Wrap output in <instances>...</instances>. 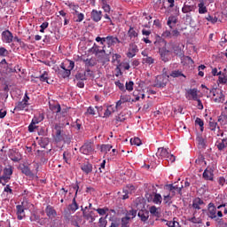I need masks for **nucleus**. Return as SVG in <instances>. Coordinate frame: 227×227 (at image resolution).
I'll return each instance as SVG.
<instances>
[{"instance_id": "5", "label": "nucleus", "mask_w": 227, "mask_h": 227, "mask_svg": "<svg viewBox=\"0 0 227 227\" xmlns=\"http://www.w3.org/2000/svg\"><path fill=\"white\" fill-rule=\"evenodd\" d=\"M182 189H184V185L178 186V184H166L164 187V190L167 191V192H169L168 194H170L171 198H173L176 192L182 194Z\"/></svg>"}, {"instance_id": "18", "label": "nucleus", "mask_w": 227, "mask_h": 227, "mask_svg": "<svg viewBox=\"0 0 227 227\" xmlns=\"http://www.w3.org/2000/svg\"><path fill=\"white\" fill-rule=\"evenodd\" d=\"M169 81L168 78H165L164 76H157L156 77V86L157 88H165L166 84H168V82Z\"/></svg>"}, {"instance_id": "44", "label": "nucleus", "mask_w": 227, "mask_h": 227, "mask_svg": "<svg viewBox=\"0 0 227 227\" xmlns=\"http://www.w3.org/2000/svg\"><path fill=\"white\" fill-rule=\"evenodd\" d=\"M176 22H178L176 16H169L167 24L169 26V27H171V24H176Z\"/></svg>"}, {"instance_id": "15", "label": "nucleus", "mask_w": 227, "mask_h": 227, "mask_svg": "<svg viewBox=\"0 0 227 227\" xmlns=\"http://www.w3.org/2000/svg\"><path fill=\"white\" fill-rule=\"evenodd\" d=\"M214 100L215 102L221 103L224 102V94L221 90H213Z\"/></svg>"}, {"instance_id": "17", "label": "nucleus", "mask_w": 227, "mask_h": 227, "mask_svg": "<svg viewBox=\"0 0 227 227\" xmlns=\"http://www.w3.org/2000/svg\"><path fill=\"white\" fill-rule=\"evenodd\" d=\"M2 40L5 43H12L13 42V34L10 30H5L2 33Z\"/></svg>"}, {"instance_id": "1", "label": "nucleus", "mask_w": 227, "mask_h": 227, "mask_svg": "<svg viewBox=\"0 0 227 227\" xmlns=\"http://www.w3.org/2000/svg\"><path fill=\"white\" fill-rule=\"evenodd\" d=\"M154 45L157 49H159L161 61L168 63L171 56V44L168 43L166 40L160 39V37H159V40L154 42Z\"/></svg>"}, {"instance_id": "32", "label": "nucleus", "mask_w": 227, "mask_h": 227, "mask_svg": "<svg viewBox=\"0 0 227 227\" xmlns=\"http://www.w3.org/2000/svg\"><path fill=\"white\" fill-rule=\"evenodd\" d=\"M150 214H152L154 217H160V211H159V208L155 206H152L149 208Z\"/></svg>"}, {"instance_id": "63", "label": "nucleus", "mask_w": 227, "mask_h": 227, "mask_svg": "<svg viewBox=\"0 0 227 227\" xmlns=\"http://www.w3.org/2000/svg\"><path fill=\"white\" fill-rule=\"evenodd\" d=\"M8 54H9V52H8V50H6V48L0 47V56L4 58V56H8Z\"/></svg>"}, {"instance_id": "2", "label": "nucleus", "mask_w": 227, "mask_h": 227, "mask_svg": "<svg viewBox=\"0 0 227 227\" xmlns=\"http://www.w3.org/2000/svg\"><path fill=\"white\" fill-rule=\"evenodd\" d=\"M223 207H226V204H221L215 207L214 203L210 202L207 206V217L214 220H217V217H223V211H217V209L220 210Z\"/></svg>"}, {"instance_id": "12", "label": "nucleus", "mask_w": 227, "mask_h": 227, "mask_svg": "<svg viewBox=\"0 0 227 227\" xmlns=\"http://www.w3.org/2000/svg\"><path fill=\"white\" fill-rule=\"evenodd\" d=\"M54 129H55L54 140L56 141V143H61V141H63V139H65V137H63L62 130H61V126L55 124Z\"/></svg>"}, {"instance_id": "59", "label": "nucleus", "mask_w": 227, "mask_h": 227, "mask_svg": "<svg viewBox=\"0 0 227 227\" xmlns=\"http://www.w3.org/2000/svg\"><path fill=\"white\" fill-rule=\"evenodd\" d=\"M176 159V158L175 157V155L168 153V155L166 157L165 160H167L168 162H171V164H173V162H175Z\"/></svg>"}, {"instance_id": "4", "label": "nucleus", "mask_w": 227, "mask_h": 227, "mask_svg": "<svg viewBox=\"0 0 227 227\" xmlns=\"http://www.w3.org/2000/svg\"><path fill=\"white\" fill-rule=\"evenodd\" d=\"M137 215V211L136 209H131L126 213V215L121 218V227H129L130 224V221L134 219Z\"/></svg>"}, {"instance_id": "9", "label": "nucleus", "mask_w": 227, "mask_h": 227, "mask_svg": "<svg viewBox=\"0 0 227 227\" xmlns=\"http://www.w3.org/2000/svg\"><path fill=\"white\" fill-rule=\"evenodd\" d=\"M136 192V186L134 184H128L123 188L121 198L122 200H129V195Z\"/></svg>"}, {"instance_id": "21", "label": "nucleus", "mask_w": 227, "mask_h": 227, "mask_svg": "<svg viewBox=\"0 0 227 227\" xmlns=\"http://www.w3.org/2000/svg\"><path fill=\"white\" fill-rule=\"evenodd\" d=\"M156 155L159 157V159H166L168 155H169V152H168V149L160 147L158 149Z\"/></svg>"}, {"instance_id": "64", "label": "nucleus", "mask_w": 227, "mask_h": 227, "mask_svg": "<svg viewBox=\"0 0 227 227\" xmlns=\"http://www.w3.org/2000/svg\"><path fill=\"white\" fill-rule=\"evenodd\" d=\"M110 227H120V219H115L111 223Z\"/></svg>"}, {"instance_id": "38", "label": "nucleus", "mask_w": 227, "mask_h": 227, "mask_svg": "<svg viewBox=\"0 0 227 227\" xmlns=\"http://www.w3.org/2000/svg\"><path fill=\"white\" fill-rule=\"evenodd\" d=\"M153 202L155 203V205H160V203H162V196L160 195V193L154 194Z\"/></svg>"}, {"instance_id": "3", "label": "nucleus", "mask_w": 227, "mask_h": 227, "mask_svg": "<svg viewBox=\"0 0 227 227\" xmlns=\"http://www.w3.org/2000/svg\"><path fill=\"white\" fill-rule=\"evenodd\" d=\"M67 63H69L68 69L65 68V64H61L60 66L61 69L59 70V75L63 79H67V77H70V74H72V70H74V67H75L74 61L68 60Z\"/></svg>"}, {"instance_id": "6", "label": "nucleus", "mask_w": 227, "mask_h": 227, "mask_svg": "<svg viewBox=\"0 0 227 227\" xmlns=\"http://www.w3.org/2000/svg\"><path fill=\"white\" fill-rule=\"evenodd\" d=\"M80 152L83 155H92L93 152H95V147L91 142H85L80 148Z\"/></svg>"}, {"instance_id": "47", "label": "nucleus", "mask_w": 227, "mask_h": 227, "mask_svg": "<svg viewBox=\"0 0 227 227\" xmlns=\"http://www.w3.org/2000/svg\"><path fill=\"white\" fill-rule=\"evenodd\" d=\"M11 179L12 177H8V176H4L3 174L2 176H0V184H2V185H6Z\"/></svg>"}, {"instance_id": "34", "label": "nucleus", "mask_w": 227, "mask_h": 227, "mask_svg": "<svg viewBox=\"0 0 227 227\" xmlns=\"http://www.w3.org/2000/svg\"><path fill=\"white\" fill-rule=\"evenodd\" d=\"M83 63L85 64V67L88 68L90 67H95V65H97V60H95V59H83Z\"/></svg>"}, {"instance_id": "29", "label": "nucleus", "mask_w": 227, "mask_h": 227, "mask_svg": "<svg viewBox=\"0 0 227 227\" xmlns=\"http://www.w3.org/2000/svg\"><path fill=\"white\" fill-rule=\"evenodd\" d=\"M50 109L52 113H61V106L59 103H50Z\"/></svg>"}, {"instance_id": "35", "label": "nucleus", "mask_w": 227, "mask_h": 227, "mask_svg": "<svg viewBox=\"0 0 227 227\" xmlns=\"http://www.w3.org/2000/svg\"><path fill=\"white\" fill-rule=\"evenodd\" d=\"M21 173H23V175H26V176H33V172L31 171L29 167L26 165H23V167L21 168Z\"/></svg>"}, {"instance_id": "52", "label": "nucleus", "mask_w": 227, "mask_h": 227, "mask_svg": "<svg viewBox=\"0 0 227 227\" xmlns=\"http://www.w3.org/2000/svg\"><path fill=\"white\" fill-rule=\"evenodd\" d=\"M121 99L123 104H125L126 102H132V98L130 97V95H121Z\"/></svg>"}, {"instance_id": "13", "label": "nucleus", "mask_w": 227, "mask_h": 227, "mask_svg": "<svg viewBox=\"0 0 227 227\" xmlns=\"http://www.w3.org/2000/svg\"><path fill=\"white\" fill-rule=\"evenodd\" d=\"M45 214L49 219H55L58 216V212L54 207L48 205L45 208Z\"/></svg>"}, {"instance_id": "24", "label": "nucleus", "mask_w": 227, "mask_h": 227, "mask_svg": "<svg viewBox=\"0 0 227 227\" xmlns=\"http://www.w3.org/2000/svg\"><path fill=\"white\" fill-rule=\"evenodd\" d=\"M201 205H205V202L200 198H196L192 201V208L195 210H201Z\"/></svg>"}, {"instance_id": "22", "label": "nucleus", "mask_w": 227, "mask_h": 227, "mask_svg": "<svg viewBox=\"0 0 227 227\" xmlns=\"http://www.w3.org/2000/svg\"><path fill=\"white\" fill-rule=\"evenodd\" d=\"M27 99L24 98L22 101L19 102L14 107V111H24L27 107Z\"/></svg>"}, {"instance_id": "40", "label": "nucleus", "mask_w": 227, "mask_h": 227, "mask_svg": "<svg viewBox=\"0 0 227 227\" xmlns=\"http://www.w3.org/2000/svg\"><path fill=\"white\" fill-rule=\"evenodd\" d=\"M3 175L8 176L9 178H12V175H13V168L12 167L4 168Z\"/></svg>"}, {"instance_id": "27", "label": "nucleus", "mask_w": 227, "mask_h": 227, "mask_svg": "<svg viewBox=\"0 0 227 227\" xmlns=\"http://www.w3.org/2000/svg\"><path fill=\"white\" fill-rule=\"evenodd\" d=\"M188 97H191L192 100H198V89H190L187 90Z\"/></svg>"}, {"instance_id": "19", "label": "nucleus", "mask_w": 227, "mask_h": 227, "mask_svg": "<svg viewBox=\"0 0 227 227\" xmlns=\"http://www.w3.org/2000/svg\"><path fill=\"white\" fill-rule=\"evenodd\" d=\"M90 17L94 22H100L102 20V11L92 10Z\"/></svg>"}, {"instance_id": "53", "label": "nucleus", "mask_w": 227, "mask_h": 227, "mask_svg": "<svg viewBox=\"0 0 227 227\" xmlns=\"http://www.w3.org/2000/svg\"><path fill=\"white\" fill-rule=\"evenodd\" d=\"M131 145H136V146H141V139L139 137H134L130 139Z\"/></svg>"}, {"instance_id": "25", "label": "nucleus", "mask_w": 227, "mask_h": 227, "mask_svg": "<svg viewBox=\"0 0 227 227\" xmlns=\"http://www.w3.org/2000/svg\"><path fill=\"white\" fill-rule=\"evenodd\" d=\"M16 209H17L18 219L20 221H22V219H24V217H26V213L24 212V206L18 205L16 207Z\"/></svg>"}, {"instance_id": "45", "label": "nucleus", "mask_w": 227, "mask_h": 227, "mask_svg": "<svg viewBox=\"0 0 227 227\" xmlns=\"http://www.w3.org/2000/svg\"><path fill=\"white\" fill-rule=\"evenodd\" d=\"M94 210H96V212H98V214H99L100 215H107V212L109 210V207H105L103 208H97V209H94Z\"/></svg>"}, {"instance_id": "61", "label": "nucleus", "mask_w": 227, "mask_h": 227, "mask_svg": "<svg viewBox=\"0 0 227 227\" xmlns=\"http://www.w3.org/2000/svg\"><path fill=\"white\" fill-rule=\"evenodd\" d=\"M85 75V79L88 80V77H93V71H91L90 68H86L85 72L83 73Z\"/></svg>"}, {"instance_id": "57", "label": "nucleus", "mask_w": 227, "mask_h": 227, "mask_svg": "<svg viewBox=\"0 0 227 227\" xmlns=\"http://www.w3.org/2000/svg\"><path fill=\"white\" fill-rule=\"evenodd\" d=\"M88 115L95 116V108H93V106H90L85 112V116H88Z\"/></svg>"}, {"instance_id": "62", "label": "nucleus", "mask_w": 227, "mask_h": 227, "mask_svg": "<svg viewBox=\"0 0 227 227\" xmlns=\"http://www.w3.org/2000/svg\"><path fill=\"white\" fill-rule=\"evenodd\" d=\"M216 127H217V122L212 121V118H210V121H209V129H210V130H215Z\"/></svg>"}, {"instance_id": "43", "label": "nucleus", "mask_w": 227, "mask_h": 227, "mask_svg": "<svg viewBox=\"0 0 227 227\" xmlns=\"http://www.w3.org/2000/svg\"><path fill=\"white\" fill-rule=\"evenodd\" d=\"M198 7H199V13L200 14L207 13V6H205V3L200 2L198 4Z\"/></svg>"}, {"instance_id": "33", "label": "nucleus", "mask_w": 227, "mask_h": 227, "mask_svg": "<svg viewBox=\"0 0 227 227\" xmlns=\"http://www.w3.org/2000/svg\"><path fill=\"white\" fill-rule=\"evenodd\" d=\"M49 137H41L38 141L41 148H46L49 145Z\"/></svg>"}, {"instance_id": "16", "label": "nucleus", "mask_w": 227, "mask_h": 227, "mask_svg": "<svg viewBox=\"0 0 227 227\" xmlns=\"http://www.w3.org/2000/svg\"><path fill=\"white\" fill-rule=\"evenodd\" d=\"M202 176L205 180H210L211 182H213L214 181V168H212V167H207L205 169Z\"/></svg>"}, {"instance_id": "36", "label": "nucleus", "mask_w": 227, "mask_h": 227, "mask_svg": "<svg viewBox=\"0 0 227 227\" xmlns=\"http://www.w3.org/2000/svg\"><path fill=\"white\" fill-rule=\"evenodd\" d=\"M195 6L194 5H187L184 4L182 8L183 13H191V12H194Z\"/></svg>"}, {"instance_id": "42", "label": "nucleus", "mask_w": 227, "mask_h": 227, "mask_svg": "<svg viewBox=\"0 0 227 227\" xmlns=\"http://www.w3.org/2000/svg\"><path fill=\"white\" fill-rule=\"evenodd\" d=\"M217 75H219L218 81H219L220 84H226V82H227L226 75H224V74H222L221 71L217 74Z\"/></svg>"}, {"instance_id": "60", "label": "nucleus", "mask_w": 227, "mask_h": 227, "mask_svg": "<svg viewBox=\"0 0 227 227\" xmlns=\"http://www.w3.org/2000/svg\"><path fill=\"white\" fill-rule=\"evenodd\" d=\"M206 19L208 22H211L212 24H215V22H217L218 20L217 17H214L212 15H208Z\"/></svg>"}, {"instance_id": "49", "label": "nucleus", "mask_w": 227, "mask_h": 227, "mask_svg": "<svg viewBox=\"0 0 227 227\" xmlns=\"http://www.w3.org/2000/svg\"><path fill=\"white\" fill-rule=\"evenodd\" d=\"M49 218L44 217V218H39V222L37 223V224H39L40 226H49Z\"/></svg>"}, {"instance_id": "58", "label": "nucleus", "mask_w": 227, "mask_h": 227, "mask_svg": "<svg viewBox=\"0 0 227 227\" xmlns=\"http://www.w3.org/2000/svg\"><path fill=\"white\" fill-rule=\"evenodd\" d=\"M126 90L128 91H132V90H134V82L129 81L126 82Z\"/></svg>"}, {"instance_id": "41", "label": "nucleus", "mask_w": 227, "mask_h": 227, "mask_svg": "<svg viewBox=\"0 0 227 227\" xmlns=\"http://www.w3.org/2000/svg\"><path fill=\"white\" fill-rule=\"evenodd\" d=\"M109 215H106L105 217H100L98 221V226L99 227H106L107 226V216Z\"/></svg>"}, {"instance_id": "31", "label": "nucleus", "mask_w": 227, "mask_h": 227, "mask_svg": "<svg viewBox=\"0 0 227 227\" xmlns=\"http://www.w3.org/2000/svg\"><path fill=\"white\" fill-rule=\"evenodd\" d=\"M142 56H145V58L143 59V63H146V65H153V63H155V59L152 57H148L145 54V51L142 52Z\"/></svg>"}, {"instance_id": "23", "label": "nucleus", "mask_w": 227, "mask_h": 227, "mask_svg": "<svg viewBox=\"0 0 227 227\" xmlns=\"http://www.w3.org/2000/svg\"><path fill=\"white\" fill-rule=\"evenodd\" d=\"M81 169L86 175H90V173H91V171H93V165H91V163H90V162L83 163L81 166Z\"/></svg>"}, {"instance_id": "55", "label": "nucleus", "mask_w": 227, "mask_h": 227, "mask_svg": "<svg viewBox=\"0 0 227 227\" xmlns=\"http://www.w3.org/2000/svg\"><path fill=\"white\" fill-rule=\"evenodd\" d=\"M74 15H76V20H74L75 22H82V20H84V14L82 12H78L75 13Z\"/></svg>"}, {"instance_id": "51", "label": "nucleus", "mask_w": 227, "mask_h": 227, "mask_svg": "<svg viewBox=\"0 0 227 227\" xmlns=\"http://www.w3.org/2000/svg\"><path fill=\"white\" fill-rule=\"evenodd\" d=\"M125 120H127V114L125 113H121L116 116V121L123 122Z\"/></svg>"}, {"instance_id": "37", "label": "nucleus", "mask_w": 227, "mask_h": 227, "mask_svg": "<svg viewBox=\"0 0 227 227\" xmlns=\"http://www.w3.org/2000/svg\"><path fill=\"white\" fill-rule=\"evenodd\" d=\"M37 79H39L42 82H47L49 84V73L44 71L43 74L37 77Z\"/></svg>"}, {"instance_id": "30", "label": "nucleus", "mask_w": 227, "mask_h": 227, "mask_svg": "<svg viewBox=\"0 0 227 227\" xmlns=\"http://www.w3.org/2000/svg\"><path fill=\"white\" fill-rule=\"evenodd\" d=\"M128 36L132 40V38H137L139 36V34L134 29L133 27H130L128 31Z\"/></svg>"}, {"instance_id": "56", "label": "nucleus", "mask_w": 227, "mask_h": 227, "mask_svg": "<svg viewBox=\"0 0 227 227\" xmlns=\"http://www.w3.org/2000/svg\"><path fill=\"white\" fill-rule=\"evenodd\" d=\"M30 221L32 222V223H39V221H40V215H36V214H33V215H31V216H30Z\"/></svg>"}, {"instance_id": "26", "label": "nucleus", "mask_w": 227, "mask_h": 227, "mask_svg": "<svg viewBox=\"0 0 227 227\" xmlns=\"http://www.w3.org/2000/svg\"><path fill=\"white\" fill-rule=\"evenodd\" d=\"M162 222L168 227H180V223L176 221V218H174L172 221L163 219Z\"/></svg>"}, {"instance_id": "28", "label": "nucleus", "mask_w": 227, "mask_h": 227, "mask_svg": "<svg viewBox=\"0 0 227 227\" xmlns=\"http://www.w3.org/2000/svg\"><path fill=\"white\" fill-rule=\"evenodd\" d=\"M218 122L222 126L227 125V113L223 112L221 114V115L218 117Z\"/></svg>"}, {"instance_id": "50", "label": "nucleus", "mask_w": 227, "mask_h": 227, "mask_svg": "<svg viewBox=\"0 0 227 227\" xmlns=\"http://www.w3.org/2000/svg\"><path fill=\"white\" fill-rule=\"evenodd\" d=\"M112 148H113V145H102L101 152H103V153H107L108 152H111Z\"/></svg>"}, {"instance_id": "46", "label": "nucleus", "mask_w": 227, "mask_h": 227, "mask_svg": "<svg viewBox=\"0 0 227 227\" xmlns=\"http://www.w3.org/2000/svg\"><path fill=\"white\" fill-rule=\"evenodd\" d=\"M170 77L176 78V77H185V76L182 74V71L174 70V71L171 72Z\"/></svg>"}, {"instance_id": "48", "label": "nucleus", "mask_w": 227, "mask_h": 227, "mask_svg": "<svg viewBox=\"0 0 227 227\" xmlns=\"http://www.w3.org/2000/svg\"><path fill=\"white\" fill-rule=\"evenodd\" d=\"M195 125H199V127H200V132H203V130H204L203 125H205V122H203V120H201V118H200V117L196 118Z\"/></svg>"}, {"instance_id": "14", "label": "nucleus", "mask_w": 227, "mask_h": 227, "mask_svg": "<svg viewBox=\"0 0 227 227\" xmlns=\"http://www.w3.org/2000/svg\"><path fill=\"white\" fill-rule=\"evenodd\" d=\"M74 189L76 190L74 198L73 199L72 204L69 205V210L71 212H75L79 208V205L77 204V201L75 200V198H77V192H79V184H76L74 186Z\"/></svg>"}, {"instance_id": "54", "label": "nucleus", "mask_w": 227, "mask_h": 227, "mask_svg": "<svg viewBox=\"0 0 227 227\" xmlns=\"http://www.w3.org/2000/svg\"><path fill=\"white\" fill-rule=\"evenodd\" d=\"M76 81H87L86 80V74L84 73H77L75 74Z\"/></svg>"}, {"instance_id": "10", "label": "nucleus", "mask_w": 227, "mask_h": 227, "mask_svg": "<svg viewBox=\"0 0 227 227\" xmlns=\"http://www.w3.org/2000/svg\"><path fill=\"white\" fill-rule=\"evenodd\" d=\"M139 52L137 45L134 43H129L128 52L126 53L127 58H134Z\"/></svg>"}, {"instance_id": "7", "label": "nucleus", "mask_w": 227, "mask_h": 227, "mask_svg": "<svg viewBox=\"0 0 227 227\" xmlns=\"http://www.w3.org/2000/svg\"><path fill=\"white\" fill-rule=\"evenodd\" d=\"M82 216L89 221V223H93L96 219L95 212L89 210L88 207H82Z\"/></svg>"}, {"instance_id": "20", "label": "nucleus", "mask_w": 227, "mask_h": 227, "mask_svg": "<svg viewBox=\"0 0 227 227\" xmlns=\"http://www.w3.org/2000/svg\"><path fill=\"white\" fill-rule=\"evenodd\" d=\"M138 217H140L143 223H146L148 221V217H150V212L146 209L138 211Z\"/></svg>"}, {"instance_id": "11", "label": "nucleus", "mask_w": 227, "mask_h": 227, "mask_svg": "<svg viewBox=\"0 0 227 227\" xmlns=\"http://www.w3.org/2000/svg\"><path fill=\"white\" fill-rule=\"evenodd\" d=\"M9 157H10L11 160H13V162H19L20 160H22V155L20 154V153L17 149L10 150L9 151Z\"/></svg>"}, {"instance_id": "39", "label": "nucleus", "mask_w": 227, "mask_h": 227, "mask_svg": "<svg viewBox=\"0 0 227 227\" xmlns=\"http://www.w3.org/2000/svg\"><path fill=\"white\" fill-rule=\"evenodd\" d=\"M227 139L226 138H223L222 139V142H217V144H216V146H217V148H218V150H224V148H226L227 147Z\"/></svg>"}, {"instance_id": "8", "label": "nucleus", "mask_w": 227, "mask_h": 227, "mask_svg": "<svg viewBox=\"0 0 227 227\" xmlns=\"http://www.w3.org/2000/svg\"><path fill=\"white\" fill-rule=\"evenodd\" d=\"M89 52L95 54L96 58H98V59H103L104 56L106 55V51L100 50L97 44H94L93 47L89 50Z\"/></svg>"}]
</instances>
